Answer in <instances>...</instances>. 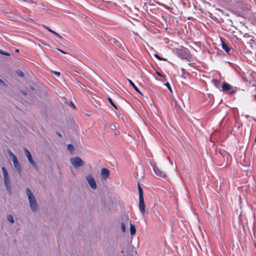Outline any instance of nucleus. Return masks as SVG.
I'll use <instances>...</instances> for the list:
<instances>
[{
	"instance_id": "32",
	"label": "nucleus",
	"mask_w": 256,
	"mask_h": 256,
	"mask_svg": "<svg viewBox=\"0 0 256 256\" xmlns=\"http://www.w3.org/2000/svg\"><path fill=\"white\" fill-rule=\"evenodd\" d=\"M56 49L58 50V51L60 52H62V53H63V54H66V52H64V51H63V50H60V49H59V48H56Z\"/></svg>"
},
{
	"instance_id": "31",
	"label": "nucleus",
	"mask_w": 256,
	"mask_h": 256,
	"mask_svg": "<svg viewBox=\"0 0 256 256\" xmlns=\"http://www.w3.org/2000/svg\"><path fill=\"white\" fill-rule=\"evenodd\" d=\"M54 74L58 76H59L60 75V72H54Z\"/></svg>"
},
{
	"instance_id": "8",
	"label": "nucleus",
	"mask_w": 256,
	"mask_h": 256,
	"mask_svg": "<svg viewBox=\"0 0 256 256\" xmlns=\"http://www.w3.org/2000/svg\"><path fill=\"white\" fill-rule=\"evenodd\" d=\"M24 154L26 156L28 162L30 163V164L32 165L34 168L36 170H38L37 164L36 162L33 160L30 152L26 148H24Z\"/></svg>"
},
{
	"instance_id": "20",
	"label": "nucleus",
	"mask_w": 256,
	"mask_h": 256,
	"mask_svg": "<svg viewBox=\"0 0 256 256\" xmlns=\"http://www.w3.org/2000/svg\"><path fill=\"white\" fill-rule=\"evenodd\" d=\"M213 84L216 86V88H218L220 84V81L218 80H212Z\"/></svg>"
},
{
	"instance_id": "7",
	"label": "nucleus",
	"mask_w": 256,
	"mask_h": 256,
	"mask_svg": "<svg viewBox=\"0 0 256 256\" xmlns=\"http://www.w3.org/2000/svg\"><path fill=\"white\" fill-rule=\"evenodd\" d=\"M70 162L74 168H78L80 166H82L84 164V162L78 156L70 158Z\"/></svg>"
},
{
	"instance_id": "14",
	"label": "nucleus",
	"mask_w": 256,
	"mask_h": 256,
	"mask_svg": "<svg viewBox=\"0 0 256 256\" xmlns=\"http://www.w3.org/2000/svg\"><path fill=\"white\" fill-rule=\"evenodd\" d=\"M43 26L46 29L48 30L51 33H52V34L55 35L56 36H58V38H62V36L60 35L58 33H57L56 32L52 30H51L49 28L47 27L46 26Z\"/></svg>"
},
{
	"instance_id": "10",
	"label": "nucleus",
	"mask_w": 256,
	"mask_h": 256,
	"mask_svg": "<svg viewBox=\"0 0 256 256\" xmlns=\"http://www.w3.org/2000/svg\"><path fill=\"white\" fill-rule=\"evenodd\" d=\"M86 180L92 189L95 190L97 186L95 180L91 174L86 176Z\"/></svg>"
},
{
	"instance_id": "34",
	"label": "nucleus",
	"mask_w": 256,
	"mask_h": 256,
	"mask_svg": "<svg viewBox=\"0 0 256 256\" xmlns=\"http://www.w3.org/2000/svg\"><path fill=\"white\" fill-rule=\"evenodd\" d=\"M70 106L74 108H76V107L74 106V104L70 102Z\"/></svg>"
},
{
	"instance_id": "29",
	"label": "nucleus",
	"mask_w": 256,
	"mask_h": 256,
	"mask_svg": "<svg viewBox=\"0 0 256 256\" xmlns=\"http://www.w3.org/2000/svg\"><path fill=\"white\" fill-rule=\"evenodd\" d=\"M0 84L3 86H6V84L0 78Z\"/></svg>"
},
{
	"instance_id": "41",
	"label": "nucleus",
	"mask_w": 256,
	"mask_h": 256,
	"mask_svg": "<svg viewBox=\"0 0 256 256\" xmlns=\"http://www.w3.org/2000/svg\"><path fill=\"white\" fill-rule=\"evenodd\" d=\"M121 224H124V222H122Z\"/></svg>"
},
{
	"instance_id": "30",
	"label": "nucleus",
	"mask_w": 256,
	"mask_h": 256,
	"mask_svg": "<svg viewBox=\"0 0 256 256\" xmlns=\"http://www.w3.org/2000/svg\"><path fill=\"white\" fill-rule=\"evenodd\" d=\"M121 228L123 232H124L126 230L125 225H121Z\"/></svg>"
},
{
	"instance_id": "16",
	"label": "nucleus",
	"mask_w": 256,
	"mask_h": 256,
	"mask_svg": "<svg viewBox=\"0 0 256 256\" xmlns=\"http://www.w3.org/2000/svg\"><path fill=\"white\" fill-rule=\"evenodd\" d=\"M222 48L226 52H228L230 51V48L224 41H222Z\"/></svg>"
},
{
	"instance_id": "38",
	"label": "nucleus",
	"mask_w": 256,
	"mask_h": 256,
	"mask_svg": "<svg viewBox=\"0 0 256 256\" xmlns=\"http://www.w3.org/2000/svg\"><path fill=\"white\" fill-rule=\"evenodd\" d=\"M15 52H19V50H18V49H16V50H15Z\"/></svg>"
},
{
	"instance_id": "17",
	"label": "nucleus",
	"mask_w": 256,
	"mask_h": 256,
	"mask_svg": "<svg viewBox=\"0 0 256 256\" xmlns=\"http://www.w3.org/2000/svg\"><path fill=\"white\" fill-rule=\"evenodd\" d=\"M130 232L132 236H133L136 234V229L135 228V225H130Z\"/></svg>"
},
{
	"instance_id": "13",
	"label": "nucleus",
	"mask_w": 256,
	"mask_h": 256,
	"mask_svg": "<svg viewBox=\"0 0 256 256\" xmlns=\"http://www.w3.org/2000/svg\"><path fill=\"white\" fill-rule=\"evenodd\" d=\"M13 163H14V168L17 170L19 174H20L21 172V168H20V163H19L18 160H16Z\"/></svg>"
},
{
	"instance_id": "28",
	"label": "nucleus",
	"mask_w": 256,
	"mask_h": 256,
	"mask_svg": "<svg viewBox=\"0 0 256 256\" xmlns=\"http://www.w3.org/2000/svg\"><path fill=\"white\" fill-rule=\"evenodd\" d=\"M10 158L12 159V160L13 162L18 160L16 156L15 155H14V156H12V157H10Z\"/></svg>"
},
{
	"instance_id": "39",
	"label": "nucleus",
	"mask_w": 256,
	"mask_h": 256,
	"mask_svg": "<svg viewBox=\"0 0 256 256\" xmlns=\"http://www.w3.org/2000/svg\"><path fill=\"white\" fill-rule=\"evenodd\" d=\"M158 74L160 76H163L162 74H160L158 73V72H157Z\"/></svg>"
},
{
	"instance_id": "33",
	"label": "nucleus",
	"mask_w": 256,
	"mask_h": 256,
	"mask_svg": "<svg viewBox=\"0 0 256 256\" xmlns=\"http://www.w3.org/2000/svg\"><path fill=\"white\" fill-rule=\"evenodd\" d=\"M21 92L22 94L24 96L26 95V92L25 91L21 90Z\"/></svg>"
},
{
	"instance_id": "4",
	"label": "nucleus",
	"mask_w": 256,
	"mask_h": 256,
	"mask_svg": "<svg viewBox=\"0 0 256 256\" xmlns=\"http://www.w3.org/2000/svg\"><path fill=\"white\" fill-rule=\"evenodd\" d=\"M2 170L3 174L4 180V186L6 188L7 192L10 194L12 193V188L10 186V182L8 177V172L4 167L2 168Z\"/></svg>"
},
{
	"instance_id": "27",
	"label": "nucleus",
	"mask_w": 256,
	"mask_h": 256,
	"mask_svg": "<svg viewBox=\"0 0 256 256\" xmlns=\"http://www.w3.org/2000/svg\"><path fill=\"white\" fill-rule=\"evenodd\" d=\"M154 56L156 58L158 59L159 60H162V58L160 57L159 55H158V54H155L154 55Z\"/></svg>"
},
{
	"instance_id": "36",
	"label": "nucleus",
	"mask_w": 256,
	"mask_h": 256,
	"mask_svg": "<svg viewBox=\"0 0 256 256\" xmlns=\"http://www.w3.org/2000/svg\"><path fill=\"white\" fill-rule=\"evenodd\" d=\"M30 88L32 90H34V86H30Z\"/></svg>"
},
{
	"instance_id": "40",
	"label": "nucleus",
	"mask_w": 256,
	"mask_h": 256,
	"mask_svg": "<svg viewBox=\"0 0 256 256\" xmlns=\"http://www.w3.org/2000/svg\"><path fill=\"white\" fill-rule=\"evenodd\" d=\"M58 136H61V134H60V133H58Z\"/></svg>"
},
{
	"instance_id": "11",
	"label": "nucleus",
	"mask_w": 256,
	"mask_h": 256,
	"mask_svg": "<svg viewBox=\"0 0 256 256\" xmlns=\"http://www.w3.org/2000/svg\"><path fill=\"white\" fill-rule=\"evenodd\" d=\"M100 174L103 179H106L110 176V171L106 168H102L100 170Z\"/></svg>"
},
{
	"instance_id": "2",
	"label": "nucleus",
	"mask_w": 256,
	"mask_h": 256,
	"mask_svg": "<svg viewBox=\"0 0 256 256\" xmlns=\"http://www.w3.org/2000/svg\"><path fill=\"white\" fill-rule=\"evenodd\" d=\"M26 194L28 196L31 210L34 212H37L38 210V204L33 193L28 188H26Z\"/></svg>"
},
{
	"instance_id": "37",
	"label": "nucleus",
	"mask_w": 256,
	"mask_h": 256,
	"mask_svg": "<svg viewBox=\"0 0 256 256\" xmlns=\"http://www.w3.org/2000/svg\"><path fill=\"white\" fill-rule=\"evenodd\" d=\"M160 60L167 61V59L166 58H162V60Z\"/></svg>"
},
{
	"instance_id": "26",
	"label": "nucleus",
	"mask_w": 256,
	"mask_h": 256,
	"mask_svg": "<svg viewBox=\"0 0 256 256\" xmlns=\"http://www.w3.org/2000/svg\"><path fill=\"white\" fill-rule=\"evenodd\" d=\"M8 152L10 158L14 155L10 150H8Z\"/></svg>"
},
{
	"instance_id": "24",
	"label": "nucleus",
	"mask_w": 256,
	"mask_h": 256,
	"mask_svg": "<svg viewBox=\"0 0 256 256\" xmlns=\"http://www.w3.org/2000/svg\"><path fill=\"white\" fill-rule=\"evenodd\" d=\"M17 74H18V76H20V77H23L24 76V73L22 72L21 70H19L18 72H17Z\"/></svg>"
},
{
	"instance_id": "9",
	"label": "nucleus",
	"mask_w": 256,
	"mask_h": 256,
	"mask_svg": "<svg viewBox=\"0 0 256 256\" xmlns=\"http://www.w3.org/2000/svg\"><path fill=\"white\" fill-rule=\"evenodd\" d=\"M152 167L154 172L157 176L161 178L166 177V174L165 172L159 168H158L155 162L153 163L152 164Z\"/></svg>"
},
{
	"instance_id": "15",
	"label": "nucleus",
	"mask_w": 256,
	"mask_h": 256,
	"mask_svg": "<svg viewBox=\"0 0 256 256\" xmlns=\"http://www.w3.org/2000/svg\"><path fill=\"white\" fill-rule=\"evenodd\" d=\"M128 81L130 84L134 88V90L138 92L139 94H142V93L140 92V91L139 90V89L137 88V86L135 85V84L130 80L128 79Z\"/></svg>"
},
{
	"instance_id": "19",
	"label": "nucleus",
	"mask_w": 256,
	"mask_h": 256,
	"mask_svg": "<svg viewBox=\"0 0 256 256\" xmlns=\"http://www.w3.org/2000/svg\"><path fill=\"white\" fill-rule=\"evenodd\" d=\"M7 220L11 223H14V218L12 215L8 214L7 216Z\"/></svg>"
},
{
	"instance_id": "23",
	"label": "nucleus",
	"mask_w": 256,
	"mask_h": 256,
	"mask_svg": "<svg viewBox=\"0 0 256 256\" xmlns=\"http://www.w3.org/2000/svg\"><path fill=\"white\" fill-rule=\"evenodd\" d=\"M0 54H3L4 56H10L9 53L6 52L5 51H4L2 50H0Z\"/></svg>"
},
{
	"instance_id": "6",
	"label": "nucleus",
	"mask_w": 256,
	"mask_h": 256,
	"mask_svg": "<svg viewBox=\"0 0 256 256\" xmlns=\"http://www.w3.org/2000/svg\"><path fill=\"white\" fill-rule=\"evenodd\" d=\"M222 88L224 92L227 93L229 95L234 94L238 90L236 87L233 86L225 82L222 83Z\"/></svg>"
},
{
	"instance_id": "25",
	"label": "nucleus",
	"mask_w": 256,
	"mask_h": 256,
	"mask_svg": "<svg viewBox=\"0 0 256 256\" xmlns=\"http://www.w3.org/2000/svg\"><path fill=\"white\" fill-rule=\"evenodd\" d=\"M165 85L166 86V87L168 88V90L172 92V88L170 87V84L168 82H166L165 84Z\"/></svg>"
},
{
	"instance_id": "18",
	"label": "nucleus",
	"mask_w": 256,
	"mask_h": 256,
	"mask_svg": "<svg viewBox=\"0 0 256 256\" xmlns=\"http://www.w3.org/2000/svg\"><path fill=\"white\" fill-rule=\"evenodd\" d=\"M138 190L139 194V198H144L143 196V190L142 187L138 184Z\"/></svg>"
},
{
	"instance_id": "12",
	"label": "nucleus",
	"mask_w": 256,
	"mask_h": 256,
	"mask_svg": "<svg viewBox=\"0 0 256 256\" xmlns=\"http://www.w3.org/2000/svg\"><path fill=\"white\" fill-rule=\"evenodd\" d=\"M139 208L140 212H144L145 205L144 198H139Z\"/></svg>"
},
{
	"instance_id": "1",
	"label": "nucleus",
	"mask_w": 256,
	"mask_h": 256,
	"mask_svg": "<svg viewBox=\"0 0 256 256\" xmlns=\"http://www.w3.org/2000/svg\"><path fill=\"white\" fill-rule=\"evenodd\" d=\"M26 194L28 196L31 210L34 212H37L38 210V204L33 193L28 188H26Z\"/></svg>"
},
{
	"instance_id": "3",
	"label": "nucleus",
	"mask_w": 256,
	"mask_h": 256,
	"mask_svg": "<svg viewBox=\"0 0 256 256\" xmlns=\"http://www.w3.org/2000/svg\"><path fill=\"white\" fill-rule=\"evenodd\" d=\"M26 194L28 196L31 210L34 212H37L38 210V204L33 193L28 188H26Z\"/></svg>"
},
{
	"instance_id": "35",
	"label": "nucleus",
	"mask_w": 256,
	"mask_h": 256,
	"mask_svg": "<svg viewBox=\"0 0 256 256\" xmlns=\"http://www.w3.org/2000/svg\"><path fill=\"white\" fill-rule=\"evenodd\" d=\"M130 222H131L129 220L128 218H127V221H126L125 222L127 224L128 222L130 223Z\"/></svg>"
},
{
	"instance_id": "21",
	"label": "nucleus",
	"mask_w": 256,
	"mask_h": 256,
	"mask_svg": "<svg viewBox=\"0 0 256 256\" xmlns=\"http://www.w3.org/2000/svg\"><path fill=\"white\" fill-rule=\"evenodd\" d=\"M108 100L110 104L116 110H118L117 106L114 104L113 102L112 98H108Z\"/></svg>"
},
{
	"instance_id": "22",
	"label": "nucleus",
	"mask_w": 256,
	"mask_h": 256,
	"mask_svg": "<svg viewBox=\"0 0 256 256\" xmlns=\"http://www.w3.org/2000/svg\"><path fill=\"white\" fill-rule=\"evenodd\" d=\"M67 148L68 150L70 152H72L74 150V146L72 144H68Z\"/></svg>"
},
{
	"instance_id": "5",
	"label": "nucleus",
	"mask_w": 256,
	"mask_h": 256,
	"mask_svg": "<svg viewBox=\"0 0 256 256\" xmlns=\"http://www.w3.org/2000/svg\"><path fill=\"white\" fill-rule=\"evenodd\" d=\"M177 56L182 59H185L190 62L192 56L188 50L185 48L177 49L176 50Z\"/></svg>"
}]
</instances>
